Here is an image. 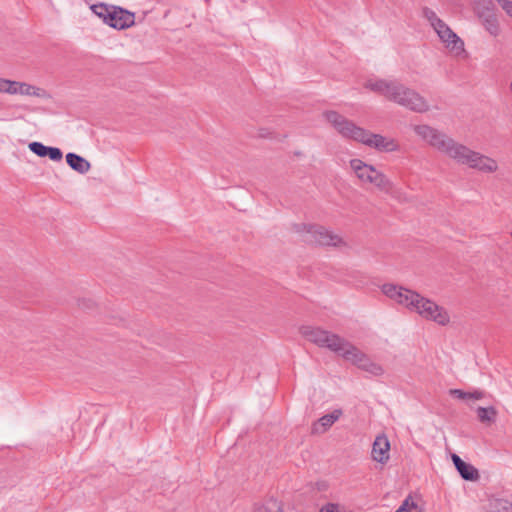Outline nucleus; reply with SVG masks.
<instances>
[{
    "label": "nucleus",
    "mask_w": 512,
    "mask_h": 512,
    "mask_svg": "<svg viewBox=\"0 0 512 512\" xmlns=\"http://www.w3.org/2000/svg\"><path fill=\"white\" fill-rule=\"evenodd\" d=\"M29 149L39 157L47 156L48 146H45L41 142H31L29 144Z\"/></svg>",
    "instance_id": "obj_21"
},
{
    "label": "nucleus",
    "mask_w": 512,
    "mask_h": 512,
    "mask_svg": "<svg viewBox=\"0 0 512 512\" xmlns=\"http://www.w3.org/2000/svg\"><path fill=\"white\" fill-rule=\"evenodd\" d=\"M461 477L468 481H476L479 478L478 470L471 464L463 462L457 469Z\"/></svg>",
    "instance_id": "obj_20"
},
{
    "label": "nucleus",
    "mask_w": 512,
    "mask_h": 512,
    "mask_svg": "<svg viewBox=\"0 0 512 512\" xmlns=\"http://www.w3.org/2000/svg\"><path fill=\"white\" fill-rule=\"evenodd\" d=\"M47 156L53 161H61L63 153L57 147H48Z\"/></svg>",
    "instance_id": "obj_23"
},
{
    "label": "nucleus",
    "mask_w": 512,
    "mask_h": 512,
    "mask_svg": "<svg viewBox=\"0 0 512 512\" xmlns=\"http://www.w3.org/2000/svg\"><path fill=\"white\" fill-rule=\"evenodd\" d=\"M504 13L512 19V0H495Z\"/></svg>",
    "instance_id": "obj_22"
},
{
    "label": "nucleus",
    "mask_w": 512,
    "mask_h": 512,
    "mask_svg": "<svg viewBox=\"0 0 512 512\" xmlns=\"http://www.w3.org/2000/svg\"><path fill=\"white\" fill-rule=\"evenodd\" d=\"M66 162L71 169L79 174H86L91 169L90 162L76 153L70 152L66 154Z\"/></svg>",
    "instance_id": "obj_16"
},
{
    "label": "nucleus",
    "mask_w": 512,
    "mask_h": 512,
    "mask_svg": "<svg viewBox=\"0 0 512 512\" xmlns=\"http://www.w3.org/2000/svg\"><path fill=\"white\" fill-rule=\"evenodd\" d=\"M350 168L362 185H372L384 191L391 187L389 179L382 172L360 159H352Z\"/></svg>",
    "instance_id": "obj_8"
},
{
    "label": "nucleus",
    "mask_w": 512,
    "mask_h": 512,
    "mask_svg": "<svg viewBox=\"0 0 512 512\" xmlns=\"http://www.w3.org/2000/svg\"><path fill=\"white\" fill-rule=\"evenodd\" d=\"M390 442L385 434L378 435L372 445L371 457L374 461L385 464L390 455Z\"/></svg>",
    "instance_id": "obj_12"
},
{
    "label": "nucleus",
    "mask_w": 512,
    "mask_h": 512,
    "mask_svg": "<svg viewBox=\"0 0 512 512\" xmlns=\"http://www.w3.org/2000/svg\"><path fill=\"white\" fill-rule=\"evenodd\" d=\"M381 291L390 300L425 320L433 321L441 326H446L450 322V315L444 307L416 291L393 283L382 285Z\"/></svg>",
    "instance_id": "obj_2"
},
{
    "label": "nucleus",
    "mask_w": 512,
    "mask_h": 512,
    "mask_svg": "<svg viewBox=\"0 0 512 512\" xmlns=\"http://www.w3.org/2000/svg\"><path fill=\"white\" fill-rule=\"evenodd\" d=\"M341 415L342 411L337 409L329 414L322 416L317 422H315L312 425V433L323 434L340 418Z\"/></svg>",
    "instance_id": "obj_15"
},
{
    "label": "nucleus",
    "mask_w": 512,
    "mask_h": 512,
    "mask_svg": "<svg viewBox=\"0 0 512 512\" xmlns=\"http://www.w3.org/2000/svg\"><path fill=\"white\" fill-rule=\"evenodd\" d=\"M484 397V393L482 391L476 390L474 392H469V399L480 400Z\"/></svg>",
    "instance_id": "obj_27"
},
{
    "label": "nucleus",
    "mask_w": 512,
    "mask_h": 512,
    "mask_svg": "<svg viewBox=\"0 0 512 512\" xmlns=\"http://www.w3.org/2000/svg\"><path fill=\"white\" fill-rule=\"evenodd\" d=\"M90 9L106 25L117 30L127 29L135 23L134 13L119 6L97 3L93 4Z\"/></svg>",
    "instance_id": "obj_5"
},
{
    "label": "nucleus",
    "mask_w": 512,
    "mask_h": 512,
    "mask_svg": "<svg viewBox=\"0 0 512 512\" xmlns=\"http://www.w3.org/2000/svg\"><path fill=\"white\" fill-rule=\"evenodd\" d=\"M320 512H347L343 507L339 506L338 504H327L326 506L322 507Z\"/></svg>",
    "instance_id": "obj_24"
},
{
    "label": "nucleus",
    "mask_w": 512,
    "mask_h": 512,
    "mask_svg": "<svg viewBox=\"0 0 512 512\" xmlns=\"http://www.w3.org/2000/svg\"><path fill=\"white\" fill-rule=\"evenodd\" d=\"M476 412L479 421L483 424H492L496 421L497 410L493 406L478 407Z\"/></svg>",
    "instance_id": "obj_19"
},
{
    "label": "nucleus",
    "mask_w": 512,
    "mask_h": 512,
    "mask_svg": "<svg viewBox=\"0 0 512 512\" xmlns=\"http://www.w3.org/2000/svg\"><path fill=\"white\" fill-rule=\"evenodd\" d=\"M393 83L394 80L370 78L365 82L364 87L388 99Z\"/></svg>",
    "instance_id": "obj_14"
},
{
    "label": "nucleus",
    "mask_w": 512,
    "mask_h": 512,
    "mask_svg": "<svg viewBox=\"0 0 512 512\" xmlns=\"http://www.w3.org/2000/svg\"><path fill=\"white\" fill-rule=\"evenodd\" d=\"M395 512H422L420 499L414 495H408Z\"/></svg>",
    "instance_id": "obj_18"
},
{
    "label": "nucleus",
    "mask_w": 512,
    "mask_h": 512,
    "mask_svg": "<svg viewBox=\"0 0 512 512\" xmlns=\"http://www.w3.org/2000/svg\"><path fill=\"white\" fill-rule=\"evenodd\" d=\"M252 512H284L282 502L271 497L256 502L253 505Z\"/></svg>",
    "instance_id": "obj_17"
},
{
    "label": "nucleus",
    "mask_w": 512,
    "mask_h": 512,
    "mask_svg": "<svg viewBox=\"0 0 512 512\" xmlns=\"http://www.w3.org/2000/svg\"><path fill=\"white\" fill-rule=\"evenodd\" d=\"M450 394L461 400L469 399V392H464L463 390L460 389H451Z\"/></svg>",
    "instance_id": "obj_26"
},
{
    "label": "nucleus",
    "mask_w": 512,
    "mask_h": 512,
    "mask_svg": "<svg viewBox=\"0 0 512 512\" xmlns=\"http://www.w3.org/2000/svg\"><path fill=\"white\" fill-rule=\"evenodd\" d=\"M324 116L334 129L344 138L360 142L370 148L376 149L379 152H394L398 151L400 148L399 143L395 139L385 137L380 134H374L357 126L354 122L335 111H328Z\"/></svg>",
    "instance_id": "obj_3"
},
{
    "label": "nucleus",
    "mask_w": 512,
    "mask_h": 512,
    "mask_svg": "<svg viewBox=\"0 0 512 512\" xmlns=\"http://www.w3.org/2000/svg\"><path fill=\"white\" fill-rule=\"evenodd\" d=\"M423 18L429 23L450 54L460 57L466 53L464 41L429 7L422 9Z\"/></svg>",
    "instance_id": "obj_4"
},
{
    "label": "nucleus",
    "mask_w": 512,
    "mask_h": 512,
    "mask_svg": "<svg viewBox=\"0 0 512 512\" xmlns=\"http://www.w3.org/2000/svg\"><path fill=\"white\" fill-rule=\"evenodd\" d=\"M388 100L417 113H424L429 110V105L424 97L395 80Z\"/></svg>",
    "instance_id": "obj_7"
},
{
    "label": "nucleus",
    "mask_w": 512,
    "mask_h": 512,
    "mask_svg": "<svg viewBox=\"0 0 512 512\" xmlns=\"http://www.w3.org/2000/svg\"><path fill=\"white\" fill-rule=\"evenodd\" d=\"M342 357L351 362L353 365L357 366L359 369L373 375L380 376L384 373L382 366L373 360H371L368 355L354 346L349 342L346 350L344 351Z\"/></svg>",
    "instance_id": "obj_10"
},
{
    "label": "nucleus",
    "mask_w": 512,
    "mask_h": 512,
    "mask_svg": "<svg viewBox=\"0 0 512 512\" xmlns=\"http://www.w3.org/2000/svg\"><path fill=\"white\" fill-rule=\"evenodd\" d=\"M0 93L11 96L35 97L49 99L50 94L43 88L24 81H16L0 77Z\"/></svg>",
    "instance_id": "obj_9"
},
{
    "label": "nucleus",
    "mask_w": 512,
    "mask_h": 512,
    "mask_svg": "<svg viewBox=\"0 0 512 512\" xmlns=\"http://www.w3.org/2000/svg\"><path fill=\"white\" fill-rule=\"evenodd\" d=\"M301 334L315 345L327 348L342 357L349 341L341 336L319 327L303 326Z\"/></svg>",
    "instance_id": "obj_6"
},
{
    "label": "nucleus",
    "mask_w": 512,
    "mask_h": 512,
    "mask_svg": "<svg viewBox=\"0 0 512 512\" xmlns=\"http://www.w3.org/2000/svg\"><path fill=\"white\" fill-rule=\"evenodd\" d=\"M452 461L456 467V469H458L462 464H463V460L456 454H452Z\"/></svg>",
    "instance_id": "obj_28"
},
{
    "label": "nucleus",
    "mask_w": 512,
    "mask_h": 512,
    "mask_svg": "<svg viewBox=\"0 0 512 512\" xmlns=\"http://www.w3.org/2000/svg\"><path fill=\"white\" fill-rule=\"evenodd\" d=\"M479 20L485 31L493 37H497L501 33V27L498 16L491 9H486L478 13Z\"/></svg>",
    "instance_id": "obj_13"
},
{
    "label": "nucleus",
    "mask_w": 512,
    "mask_h": 512,
    "mask_svg": "<svg viewBox=\"0 0 512 512\" xmlns=\"http://www.w3.org/2000/svg\"><path fill=\"white\" fill-rule=\"evenodd\" d=\"M306 232V240L322 246L342 247L346 246L344 239L337 233L319 225H303Z\"/></svg>",
    "instance_id": "obj_11"
},
{
    "label": "nucleus",
    "mask_w": 512,
    "mask_h": 512,
    "mask_svg": "<svg viewBox=\"0 0 512 512\" xmlns=\"http://www.w3.org/2000/svg\"><path fill=\"white\" fill-rule=\"evenodd\" d=\"M413 131L429 147L458 165L484 174H492L499 169L496 159L471 149L442 130L419 124L413 126Z\"/></svg>",
    "instance_id": "obj_1"
},
{
    "label": "nucleus",
    "mask_w": 512,
    "mask_h": 512,
    "mask_svg": "<svg viewBox=\"0 0 512 512\" xmlns=\"http://www.w3.org/2000/svg\"><path fill=\"white\" fill-rule=\"evenodd\" d=\"M96 303L92 300V299H81L79 300L78 302V306L82 309H87V310H90V309H93L95 307Z\"/></svg>",
    "instance_id": "obj_25"
}]
</instances>
